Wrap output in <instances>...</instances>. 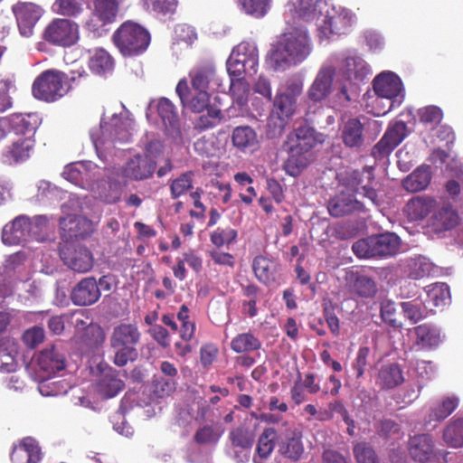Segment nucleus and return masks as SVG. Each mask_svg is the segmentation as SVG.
<instances>
[{"label": "nucleus", "mask_w": 463, "mask_h": 463, "mask_svg": "<svg viewBox=\"0 0 463 463\" xmlns=\"http://www.w3.org/2000/svg\"><path fill=\"white\" fill-rule=\"evenodd\" d=\"M374 236H370L354 242L352 246L354 253L358 258L370 259L377 257Z\"/></svg>", "instance_id": "61"}, {"label": "nucleus", "mask_w": 463, "mask_h": 463, "mask_svg": "<svg viewBox=\"0 0 463 463\" xmlns=\"http://www.w3.org/2000/svg\"><path fill=\"white\" fill-rule=\"evenodd\" d=\"M124 179L117 168L109 170L108 181H101L99 184H91L90 189L104 202L108 203H117L122 194L125 185Z\"/></svg>", "instance_id": "23"}, {"label": "nucleus", "mask_w": 463, "mask_h": 463, "mask_svg": "<svg viewBox=\"0 0 463 463\" xmlns=\"http://www.w3.org/2000/svg\"><path fill=\"white\" fill-rule=\"evenodd\" d=\"M373 179V170L364 168L362 171H352L347 179V189L367 198L373 205L379 206L380 200L374 189L370 187Z\"/></svg>", "instance_id": "24"}, {"label": "nucleus", "mask_w": 463, "mask_h": 463, "mask_svg": "<svg viewBox=\"0 0 463 463\" xmlns=\"http://www.w3.org/2000/svg\"><path fill=\"white\" fill-rule=\"evenodd\" d=\"M223 432L224 429L221 425L206 424L195 431L194 440L199 445H215Z\"/></svg>", "instance_id": "52"}, {"label": "nucleus", "mask_w": 463, "mask_h": 463, "mask_svg": "<svg viewBox=\"0 0 463 463\" xmlns=\"http://www.w3.org/2000/svg\"><path fill=\"white\" fill-rule=\"evenodd\" d=\"M132 118L128 111L122 108L119 113L106 109L99 128L90 132L98 156L107 160L117 144L128 142L131 137Z\"/></svg>", "instance_id": "2"}, {"label": "nucleus", "mask_w": 463, "mask_h": 463, "mask_svg": "<svg viewBox=\"0 0 463 463\" xmlns=\"http://www.w3.org/2000/svg\"><path fill=\"white\" fill-rule=\"evenodd\" d=\"M254 442L255 433L249 427L242 425L233 427L227 437V453L238 463L244 462L250 458Z\"/></svg>", "instance_id": "13"}, {"label": "nucleus", "mask_w": 463, "mask_h": 463, "mask_svg": "<svg viewBox=\"0 0 463 463\" xmlns=\"http://www.w3.org/2000/svg\"><path fill=\"white\" fill-rule=\"evenodd\" d=\"M30 238V219L24 215L16 217L3 229L2 241L6 245H19Z\"/></svg>", "instance_id": "27"}, {"label": "nucleus", "mask_w": 463, "mask_h": 463, "mask_svg": "<svg viewBox=\"0 0 463 463\" xmlns=\"http://www.w3.org/2000/svg\"><path fill=\"white\" fill-rule=\"evenodd\" d=\"M36 365L42 379H48L65 369L66 359L56 346L52 345L38 353Z\"/></svg>", "instance_id": "22"}, {"label": "nucleus", "mask_w": 463, "mask_h": 463, "mask_svg": "<svg viewBox=\"0 0 463 463\" xmlns=\"http://www.w3.org/2000/svg\"><path fill=\"white\" fill-rule=\"evenodd\" d=\"M434 264L426 257L418 256L410 259L404 268V272L412 279H420L432 274Z\"/></svg>", "instance_id": "47"}, {"label": "nucleus", "mask_w": 463, "mask_h": 463, "mask_svg": "<svg viewBox=\"0 0 463 463\" xmlns=\"http://www.w3.org/2000/svg\"><path fill=\"white\" fill-rule=\"evenodd\" d=\"M341 139L346 147L359 150L369 140L364 130V124L356 118L345 121L340 128Z\"/></svg>", "instance_id": "26"}, {"label": "nucleus", "mask_w": 463, "mask_h": 463, "mask_svg": "<svg viewBox=\"0 0 463 463\" xmlns=\"http://www.w3.org/2000/svg\"><path fill=\"white\" fill-rule=\"evenodd\" d=\"M89 65L94 73L106 75L112 71L114 61L107 51L104 49H96L90 57Z\"/></svg>", "instance_id": "49"}, {"label": "nucleus", "mask_w": 463, "mask_h": 463, "mask_svg": "<svg viewBox=\"0 0 463 463\" xmlns=\"http://www.w3.org/2000/svg\"><path fill=\"white\" fill-rule=\"evenodd\" d=\"M43 37L53 44L71 46L79 40V26L69 19L56 18L45 28Z\"/></svg>", "instance_id": "17"}, {"label": "nucleus", "mask_w": 463, "mask_h": 463, "mask_svg": "<svg viewBox=\"0 0 463 463\" xmlns=\"http://www.w3.org/2000/svg\"><path fill=\"white\" fill-rule=\"evenodd\" d=\"M336 58L329 57L317 71L315 80L307 90V96L312 101H322L332 92Z\"/></svg>", "instance_id": "16"}, {"label": "nucleus", "mask_w": 463, "mask_h": 463, "mask_svg": "<svg viewBox=\"0 0 463 463\" xmlns=\"http://www.w3.org/2000/svg\"><path fill=\"white\" fill-rule=\"evenodd\" d=\"M377 257L392 256L398 252L400 239L394 233H383L374 236Z\"/></svg>", "instance_id": "51"}, {"label": "nucleus", "mask_w": 463, "mask_h": 463, "mask_svg": "<svg viewBox=\"0 0 463 463\" xmlns=\"http://www.w3.org/2000/svg\"><path fill=\"white\" fill-rule=\"evenodd\" d=\"M435 205L430 198L414 197L404 207V213L411 221H419L425 218Z\"/></svg>", "instance_id": "45"}, {"label": "nucleus", "mask_w": 463, "mask_h": 463, "mask_svg": "<svg viewBox=\"0 0 463 463\" xmlns=\"http://www.w3.org/2000/svg\"><path fill=\"white\" fill-rule=\"evenodd\" d=\"M156 109L158 116L165 128L167 135L175 140H180L182 132L180 128L179 119L175 105L166 98H161L156 101L149 103L146 112V118H149V111Z\"/></svg>", "instance_id": "18"}, {"label": "nucleus", "mask_w": 463, "mask_h": 463, "mask_svg": "<svg viewBox=\"0 0 463 463\" xmlns=\"http://www.w3.org/2000/svg\"><path fill=\"white\" fill-rule=\"evenodd\" d=\"M194 90H208L212 93L222 90V80L213 61H204L195 65L189 72Z\"/></svg>", "instance_id": "15"}, {"label": "nucleus", "mask_w": 463, "mask_h": 463, "mask_svg": "<svg viewBox=\"0 0 463 463\" xmlns=\"http://www.w3.org/2000/svg\"><path fill=\"white\" fill-rule=\"evenodd\" d=\"M301 438V432L297 429H287L286 440L279 446V452L290 460L298 461L304 452Z\"/></svg>", "instance_id": "40"}, {"label": "nucleus", "mask_w": 463, "mask_h": 463, "mask_svg": "<svg viewBox=\"0 0 463 463\" xmlns=\"http://www.w3.org/2000/svg\"><path fill=\"white\" fill-rule=\"evenodd\" d=\"M52 9L61 15L75 16L81 13L82 2L81 0H56Z\"/></svg>", "instance_id": "62"}, {"label": "nucleus", "mask_w": 463, "mask_h": 463, "mask_svg": "<svg viewBox=\"0 0 463 463\" xmlns=\"http://www.w3.org/2000/svg\"><path fill=\"white\" fill-rule=\"evenodd\" d=\"M242 10L255 18L263 17L270 8V0H239Z\"/></svg>", "instance_id": "59"}, {"label": "nucleus", "mask_w": 463, "mask_h": 463, "mask_svg": "<svg viewBox=\"0 0 463 463\" xmlns=\"http://www.w3.org/2000/svg\"><path fill=\"white\" fill-rule=\"evenodd\" d=\"M427 307L428 311L434 313L433 307L443 309L444 307L450 303V291L446 283H435L427 287Z\"/></svg>", "instance_id": "38"}, {"label": "nucleus", "mask_w": 463, "mask_h": 463, "mask_svg": "<svg viewBox=\"0 0 463 463\" xmlns=\"http://www.w3.org/2000/svg\"><path fill=\"white\" fill-rule=\"evenodd\" d=\"M458 223V216L451 206L446 205L435 212L432 226L439 232L454 228Z\"/></svg>", "instance_id": "50"}, {"label": "nucleus", "mask_w": 463, "mask_h": 463, "mask_svg": "<svg viewBox=\"0 0 463 463\" xmlns=\"http://www.w3.org/2000/svg\"><path fill=\"white\" fill-rule=\"evenodd\" d=\"M12 291L11 283L0 276V318H14L19 316L17 309L9 307L10 301L7 299Z\"/></svg>", "instance_id": "53"}, {"label": "nucleus", "mask_w": 463, "mask_h": 463, "mask_svg": "<svg viewBox=\"0 0 463 463\" xmlns=\"http://www.w3.org/2000/svg\"><path fill=\"white\" fill-rule=\"evenodd\" d=\"M113 40L123 55H137L143 52L150 43L148 32L142 26L127 22L114 33Z\"/></svg>", "instance_id": "10"}, {"label": "nucleus", "mask_w": 463, "mask_h": 463, "mask_svg": "<svg viewBox=\"0 0 463 463\" xmlns=\"http://www.w3.org/2000/svg\"><path fill=\"white\" fill-rule=\"evenodd\" d=\"M362 209V203L353 194L341 192L328 203V211L332 216L340 217Z\"/></svg>", "instance_id": "36"}, {"label": "nucleus", "mask_w": 463, "mask_h": 463, "mask_svg": "<svg viewBox=\"0 0 463 463\" xmlns=\"http://www.w3.org/2000/svg\"><path fill=\"white\" fill-rule=\"evenodd\" d=\"M303 79L297 75L288 77L279 86L269 118V124L273 122L277 133H281L288 121L296 113L298 99L303 92Z\"/></svg>", "instance_id": "5"}, {"label": "nucleus", "mask_w": 463, "mask_h": 463, "mask_svg": "<svg viewBox=\"0 0 463 463\" xmlns=\"http://www.w3.org/2000/svg\"><path fill=\"white\" fill-rule=\"evenodd\" d=\"M276 438L277 431L274 428H267L263 430L258 439L257 456L253 458L254 463H263L262 460L270 456L275 448Z\"/></svg>", "instance_id": "48"}, {"label": "nucleus", "mask_w": 463, "mask_h": 463, "mask_svg": "<svg viewBox=\"0 0 463 463\" xmlns=\"http://www.w3.org/2000/svg\"><path fill=\"white\" fill-rule=\"evenodd\" d=\"M232 142L240 149L252 147L257 144V135L250 127H237L232 133Z\"/></svg>", "instance_id": "55"}, {"label": "nucleus", "mask_w": 463, "mask_h": 463, "mask_svg": "<svg viewBox=\"0 0 463 463\" xmlns=\"http://www.w3.org/2000/svg\"><path fill=\"white\" fill-rule=\"evenodd\" d=\"M74 338L87 347H97L105 340L103 328L91 320L89 324L85 320H79L75 326Z\"/></svg>", "instance_id": "28"}, {"label": "nucleus", "mask_w": 463, "mask_h": 463, "mask_svg": "<svg viewBox=\"0 0 463 463\" xmlns=\"http://www.w3.org/2000/svg\"><path fill=\"white\" fill-rule=\"evenodd\" d=\"M288 146V157L285 163V171L291 176L298 175L311 160L310 151H306L296 146Z\"/></svg>", "instance_id": "41"}, {"label": "nucleus", "mask_w": 463, "mask_h": 463, "mask_svg": "<svg viewBox=\"0 0 463 463\" xmlns=\"http://www.w3.org/2000/svg\"><path fill=\"white\" fill-rule=\"evenodd\" d=\"M175 91L183 106L194 113H203L205 109L211 108L210 97L213 93L208 90L190 89L186 79L179 80Z\"/></svg>", "instance_id": "19"}, {"label": "nucleus", "mask_w": 463, "mask_h": 463, "mask_svg": "<svg viewBox=\"0 0 463 463\" xmlns=\"http://www.w3.org/2000/svg\"><path fill=\"white\" fill-rule=\"evenodd\" d=\"M410 335L414 337L415 345L420 349H432L441 343L439 330L430 324H422L410 329Z\"/></svg>", "instance_id": "35"}, {"label": "nucleus", "mask_w": 463, "mask_h": 463, "mask_svg": "<svg viewBox=\"0 0 463 463\" xmlns=\"http://www.w3.org/2000/svg\"><path fill=\"white\" fill-rule=\"evenodd\" d=\"M124 2L125 0H94L91 22H94L95 19L102 24L114 22L119 5Z\"/></svg>", "instance_id": "39"}, {"label": "nucleus", "mask_w": 463, "mask_h": 463, "mask_svg": "<svg viewBox=\"0 0 463 463\" xmlns=\"http://www.w3.org/2000/svg\"><path fill=\"white\" fill-rule=\"evenodd\" d=\"M260 342L250 333L240 334L231 343L232 349L236 353L254 351L260 348Z\"/></svg>", "instance_id": "58"}, {"label": "nucleus", "mask_w": 463, "mask_h": 463, "mask_svg": "<svg viewBox=\"0 0 463 463\" xmlns=\"http://www.w3.org/2000/svg\"><path fill=\"white\" fill-rule=\"evenodd\" d=\"M140 340V333L134 324H121L113 330L110 345L117 349L114 363L118 366H124L129 361H135L138 353L136 348Z\"/></svg>", "instance_id": "9"}, {"label": "nucleus", "mask_w": 463, "mask_h": 463, "mask_svg": "<svg viewBox=\"0 0 463 463\" xmlns=\"http://www.w3.org/2000/svg\"><path fill=\"white\" fill-rule=\"evenodd\" d=\"M354 455L357 463H379L374 449L365 442L354 445Z\"/></svg>", "instance_id": "64"}, {"label": "nucleus", "mask_w": 463, "mask_h": 463, "mask_svg": "<svg viewBox=\"0 0 463 463\" xmlns=\"http://www.w3.org/2000/svg\"><path fill=\"white\" fill-rule=\"evenodd\" d=\"M18 344L14 338H4L0 341V371L12 373L16 370V355Z\"/></svg>", "instance_id": "42"}, {"label": "nucleus", "mask_w": 463, "mask_h": 463, "mask_svg": "<svg viewBox=\"0 0 463 463\" xmlns=\"http://www.w3.org/2000/svg\"><path fill=\"white\" fill-rule=\"evenodd\" d=\"M410 457L419 463H427L434 458V443L428 434H419L410 438L408 442Z\"/></svg>", "instance_id": "30"}, {"label": "nucleus", "mask_w": 463, "mask_h": 463, "mask_svg": "<svg viewBox=\"0 0 463 463\" xmlns=\"http://www.w3.org/2000/svg\"><path fill=\"white\" fill-rule=\"evenodd\" d=\"M330 57H337L335 66H338L339 99L341 102H348L352 99V94L356 92L358 85L371 74V67L355 52L335 53Z\"/></svg>", "instance_id": "4"}, {"label": "nucleus", "mask_w": 463, "mask_h": 463, "mask_svg": "<svg viewBox=\"0 0 463 463\" xmlns=\"http://www.w3.org/2000/svg\"><path fill=\"white\" fill-rule=\"evenodd\" d=\"M100 298L99 288L93 277L81 279L71 292V299L78 306H90Z\"/></svg>", "instance_id": "31"}, {"label": "nucleus", "mask_w": 463, "mask_h": 463, "mask_svg": "<svg viewBox=\"0 0 463 463\" xmlns=\"http://www.w3.org/2000/svg\"><path fill=\"white\" fill-rule=\"evenodd\" d=\"M68 92L64 74L57 71H45L33 84V96L44 101H55Z\"/></svg>", "instance_id": "12"}, {"label": "nucleus", "mask_w": 463, "mask_h": 463, "mask_svg": "<svg viewBox=\"0 0 463 463\" xmlns=\"http://www.w3.org/2000/svg\"><path fill=\"white\" fill-rule=\"evenodd\" d=\"M313 44L308 31L294 27L278 37L267 54L268 65L276 71H284L302 63L311 54Z\"/></svg>", "instance_id": "1"}, {"label": "nucleus", "mask_w": 463, "mask_h": 463, "mask_svg": "<svg viewBox=\"0 0 463 463\" xmlns=\"http://www.w3.org/2000/svg\"><path fill=\"white\" fill-rule=\"evenodd\" d=\"M431 174L429 166L420 165L402 181L403 188L411 193L424 190L430 184Z\"/></svg>", "instance_id": "43"}, {"label": "nucleus", "mask_w": 463, "mask_h": 463, "mask_svg": "<svg viewBox=\"0 0 463 463\" xmlns=\"http://www.w3.org/2000/svg\"><path fill=\"white\" fill-rule=\"evenodd\" d=\"M354 23L355 15L350 10L326 1L316 22L317 37L320 43H327L346 33Z\"/></svg>", "instance_id": "6"}, {"label": "nucleus", "mask_w": 463, "mask_h": 463, "mask_svg": "<svg viewBox=\"0 0 463 463\" xmlns=\"http://www.w3.org/2000/svg\"><path fill=\"white\" fill-rule=\"evenodd\" d=\"M61 258L70 269L77 272H87L93 266L92 254L85 247H79L73 250L69 248L62 249Z\"/></svg>", "instance_id": "32"}, {"label": "nucleus", "mask_w": 463, "mask_h": 463, "mask_svg": "<svg viewBox=\"0 0 463 463\" xmlns=\"http://www.w3.org/2000/svg\"><path fill=\"white\" fill-rule=\"evenodd\" d=\"M403 382V375L401 367L396 364H384L381 367L377 384L383 389H392Z\"/></svg>", "instance_id": "46"}, {"label": "nucleus", "mask_w": 463, "mask_h": 463, "mask_svg": "<svg viewBox=\"0 0 463 463\" xmlns=\"http://www.w3.org/2000/svg\"><path fill=\"white\" fill-rule=\"evenodd\" d=\"M226 64L230 77H240L243 73L255 74L259 65V51L256 43L248 41L239 43L232 49Z\"/></svg>", "instance_id": "11"}, {"label": "nucleus", "mask_w": 463, "mask_h": 463, "mask_svg": "<svg viewBox=\"0 0 463 463\" xmlns=\"http://www.w3.org/2000/svg\"><path fill=\"white\" fill-rule=\"evenodd\" d=\"M374 111L376 116H383L404 100L405 90L402 80L394 72L386 71L378 74L373 80Z\"/></svg>", "instance_id": "7"}, {"label": "nucleus", "mask_w": 463, "mask_h": 463, "mask_svg": "<svg viewBox=\"0 0 463 463\" xmlns=\"http://www.w3.org/2000/svg\"><path fill=\"white\" fill-rule=\"evenodd\" d=\"M231 94L235 102L242 107L246 105L250 95V87L248 82L241 77H231L230 85Z\"/></svg>", "instance_id": "57"}, {"label": "nucleus", "mask_w": 463, "mask_h": 463, "mask_svg": "<svg viewBox=\"0 0 463 463\" xmlns=\"http://www.w3.org/2000/svg\"><path fill=\"white\" fill-rule=\"evenodd\" d=\"M458 406V399L456 396L444 397L440 402L434 406L430 417L435 420H442L449 417Z\"/></svg>", "instance_id": "56"}, {"label": "nucleus", "mask_w": 463, "mask_h": 463, "mask_svg": "<svg viewBox=\"0 0 463 463\" xmlns=\"http://www.w3.org/2000/svg\"><path fill=\"white\" fill-rule=\"evenodd\" d=\"M326 0H288L285 5L284 19L287 24L298 21L317 22Z\"/></svg>", "instance_id": "14"}, {"label": "nucleus", "mask_w": 463, "mask_h": 463, "mask_svg": "<svg viewBox=\"0 0 463 463\" xmlns=\"http://www.w3.org/2000/svg\"><path fill=\"white\" fill-rule=\"evenodd\" d=\"M277 268L276 262L264 256H257L252 262V269L256 278L266 285L275 281Z\"/></svg>", "instance_id": "44"}, {"label": "nucleus", "mask_w": 463, "mask_h": 463, "mask_svg": "<svg viewBox=\"0 0 463 463\" xmlns=\"http://www.w3.org/2000/svg\"><path fill=\"white\" fill-rule=\"evenodd\" d=\"M40 125V117L35 113L15 114L9 118H0V138L6 131L11 129L18 137H22V152L16 153L19 141H13L12 145L4 152L3 161L13 165L26 160L30 156L34 141L33 137Z\"/></svg>", "instance_id": "3"}, {"label": "nucleus", "mask_w": 463, "mask_h": 463, "mask_svg": "<svg viewBox=\"0 0 463 463\" xmlns=\"http://www.w3.org/2000/svg\"><path fill=\"white\" fill-rule=\"evenodd\" d=\"M237 238V232L230 227L227 228H217L211 233V242L216 247H229L231 244L235 242Z\"/></svg>", "instance_id": "60"}, {"label": "nucleus", "mask_w": 463, "mask_h": 463, "mask_svg": "<svg viewBox=\"0 0 463 463\" xmlns=\"http://www.w3.org/2000/svg\"><path fill=\"white\" fill-rule=\"evenodd\" d=\"M443 439L449 447H463V419L453 420L445 428Z\"/></svg>", "instance_id": "54"}, {"label": "nucleus", "mask_w": 463, "mask_h": 463, "mask_svg": "<svg viewBox=\"0 0 463 463\" xmlns=\"http://www.w3.org/2000/svg\"><path fill=\"white\" fill-rule=\"evenodd\" d=\"M99 167L90 161L75 162L67 165L62 172V176L74 184H89L98 176Z\"/></svg>", "instance_id": "29"}, {"label": "nucleus", "mask_w": 463, "mask_h": 463, "mask_svg": "<svg viewBox=\"0 0 463 463\" xmlns=\"http://www.w3.org/2000/svg\"><path fill=\"white\" fill-rule=\"evenodd\" d=\"M42 458L41 449L32 438H24L14 446L11 453L13 463H38Z\"/></svg>", "instance_id": "34"}, {"label": "nucleus", "mask_w": 463, "mask_h": 463, "mask_svg": "<svg viewBox=\"0 0 463 463\" xmlns=\"http://www.w3.org/2000/svg\"><path fill=\"white\" fill-rule=\"evenodd\" d=\"M407 126L403 121H397L389 126L379 142L372 149L376 159L390 155L407 137Z\"/></svg>", "instance_id": "20"}, {"label": "nucleus", "mask_w": 463, "mask_h": 463, "mask_svg": "<svg viewBox=\"0 0 463 463\" xmlns=\"http://www.w3.org/2000/svg\"><path fill=\"white\" fill-rule=\"evenodd\" d=\"M156 168V163L147 156L137 155L128 160L124 167L117 168L122 179L145 180L151 177Z\"/></svg>", "instance_id": "25"}, {"label": "nucleus", "mask_w": 463, "mask_h": 463, "mask_svg": "<svg viewBox=\"0 0 463 463\" xmlns=\"http://www.w3.org/2000/svg\"><path fill=\"white\" fill-rule=\"evenodd\" d=\"M124 386V382L118 377V372L109 367L101 371L96 390L103 398L109 399L116 396Z\"/></svg>", "instance_id": "33"}, {"label": "nucleus", "mask_w": 463, "mask_h": 463, "mask_svg": "<svg viewBox=\"0 0 463 463\" xmlns=\"http://www.w3.org/2000/svg\"><path fill=\"white\" fill-rule=\"evenodd\" d=\"M313 128L301 126L288 137V146L310 151L317 142H321Z\"/></svg>", "instance_id": "37"}, {"label": "nucleus", "mask_w": 463, "mask_h": 463, "mask_svg": "<svg viewBox=\"0 0 463 463\" xmlns=\"http://www.w3.org/2000/svg\"><path fill=\"white\" fill-rule=\"evenodd\" d=\"M12 10L20 33L24 37L33 35V28L43 14V8L33 3L18 2Z\"/></svg>", "instance_id": "21"}, {"label": "nucleus", "mask_w": 463, "mask_h": 463, "mask_svg": "<svg viewBox=\"0 0 463 463\" xmlns=\"http://www.w3.org/2000/svg\"><path fill=\"white\" fill-rule=\"evenodd\" d=\"M37 197L40 201H53L61 199L65 194L64 191L52 184L50 182L42 180L38 183Z\"/></svg>", "instance_id": "63"}, {"label": "nucleus", "mask_w": 463, "mask_h": 463, "mask_svg": "<svg viewBox=\"0 0 463 463\" xmlns=\"http://www.w3.org/2000/svg\"><path fill=\"white\" fill-rule=\"evenodd\" d=\"M89 203L86 198H80L77 195H70L69 200L62 205L64 212L71 210L66 217L61 218L60 224L63 231V235L67 239L85 238L90 235L94 231L93 222L86 216L79 214L85 213Z\"/></svg>", "instance_id": "8"}]
</instances>
